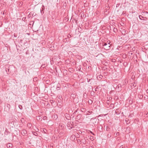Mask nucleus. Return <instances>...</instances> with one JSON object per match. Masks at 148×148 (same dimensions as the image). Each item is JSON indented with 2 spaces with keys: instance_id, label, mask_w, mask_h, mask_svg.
<instances>
[{
  "instance_id": "nucleus-1",
  "label": "nucleus",
  "mask_w": 148,
  "mask_h": 148,
  "mask_svg": "<svg viewBox=\"0 0 148 148\" xmlns=\"http://www.w3.org/2000/svg\"><path fill=\"white\" fill-rule=\"evenodd\" d=\"M6 67L5 71L8 74H9L12 72V69L14 68V66L13 65L7 66Z\"/></svg>"
},
{
  "instance_id": "nucleus-57",
  "label": "nucleus",
  "mask_w": 148,
  "mask_h": 148,
  "mask_svg": "<svg viewBox=\"0 0 148 148\" xmlns=\"http://www.w3.org/2000/svg\"><path fill=\"white\" fill-rule=\"evenodd\" d=\"M131 55H132V53H131Z\"/></svg>"
},
{
  "instance_id": "nucleus-10",
  "label": "nucleus",
  "mask_w": 148,
  "mask_h": 148,
  "mask_svg": "<svg viewBox=\"0 0 148 148\" xmlns=\"http://www.w3.org/2000/svg\"><path fill=\"white\" fill-rule=\"evenodd\" d=\"M81 117H82L81 114H79L77 116L76 119H77L78 120H79L81 119Z\"/></svg>"
},
{
  "instance_id": "nucleus-29",
  "label": "nucleus",
  "mask_w": 148,
  "mask_h": 148,
  "mask_svg": "<svg viewBox=\"0 0 148 148\" xmlns=\"http://www.w3.org/2000/svg\"><path fill=\"white\" fill-rule=\"evenodd\" d=\"M45 67V64H42L41 66V67H42L43 68H44Z\"/></svg>"
},
{
  "instance_id": "nucleus-58",
  "label": "nucleus",
  "mask_w": 148,
  "mask_h": 148,
  "mask_svg": "<svg viewBox=\"0 0 148 148\" xmlns=\"http://www.w3.org/2000/svg\"><path fill=\"white\" fill-rule=\"evenodd\" d=\"M110 136V137L111 136Z\"/></svg>"
},
{
  "instance_id": "nucleus-36",
  "label": "nucleus",
  "mask_w": 148,
  "mask_h": 148,
  "mask_svg": "<svg viewBox=\"0 0 148 148\" xmlns=\"http://www.w3.org/2000/svg\"><path fill=\"white\" fill-rule=\"evenodd\" d=\"M30 25H31V24H33L34 23V22L33 21H31L30 22Z\"/></svg>"
},
{
  "instance_id": "nucleus-41",
  "label": "nucleus",
  "mask_w": 148,
  "mask_h": 148,
  "mask_svg": "<svg viewBox=\"0 0 148 148\" xmlns=\"http://www.w3.org/2000/svg\"><path fill=\"white\" fill-rule=\"evenodd\" d=\"M23 40H20V42L21 43H23Z\"/></svg>"
},
{
  "instance_id": "nucleus-13",
  "label": "nucleus",
  "mask_w": 148,
  "mask_h": 148,
  "mask_svg": "<svg viewBox=\"0 0 148 148\" xmlns=\"http://www.w3.org/2000/svg\"><path fill=\"white\" fill-rule=\"evenodd\" d=\"M139 17L140 19L142 20H144L145 18H146L143 17L141 15H139Z\"/></svg>"
},
{
  "instance_id": "nucleus-20",
  "label": "nucleus",
  "mask_w": 148,
  "mask_h": 148,
  "mask_svg": "<svg viewBox=\"0 0 148 148\" xmlns=\"http://www.w3.org/2000/svg\"><path fill=\"white\" fill-rule=\"evenodd\" d=\"M40 11L41 14L42 15V14H44V11L43 10H42L41 9L40 10Z\"/></svg>"
},
{
  "instance_id": "nucleus-46",
  "label": "nucleus",
  "mask_w": 148,
  "mask_h": 148,
  "mask_svg": "<svg viewBox=\"0 0 148 148\" xmlns=\"http://www.w3.org/2000/svg\"><path fill=\"white\" fill-rule=\"evenodd\" d=\"M135 83H133V86H136V85L134 86V84H135Z\"/></svg>"
},
{
  "instance_id": "nucleus-7",
  "label": "nucleus",
  "mask_w": 148,
  "mask_h": 148,
  "mask_svg": "<svg viewBox=\"0 0 148 148\" xmlns=\"http://www.w3.org/2000/svg\"><path fill=\"white\" fill-rule=\"evenodd\" d=\"M76 93L74 92H73L71 95V97H72L73 98H74L75 97H76Z\"/></svg>"
},
{
  "instance_id": "nucleus-44",
  "label": "nucleus",
  "mask_w": 148,
  "mask_h": 148,
  "mask_svg": "<svg viewBox=\"0 0 148 148\" xmlns=\"http://www.w3.org/2000/svg\"><path fill=\"white\" fill-rule=\"evenodd\" d=\"M105 12H107V13H109V12H108V11H107V10H106V11H105Z\"/></svg>"
},
{
  "instance_id": "nucleus-17",
  "label": "nucleus",
  "mask_w": 148,
  "mask_h": 148,
  "mask_svg": "<svg viewBox=\"0 0 148 148\" xmlns=\"http://www.w3.org/2000/svg\"><path fill=\"white\" fill-rule=\"evenodd\" d=\"M32 132L33 134L36 136L38 135V134L36 132L34 131H32Z\"/></svg>"
},
{
  "instance_id": "nucleus-45",
  "label": "nucleus",
  "mask_w": 148,
  "mask_h": 148,
  "mask_svg": "<svg viewBox=\"0 0 148 148\" xmlns=\"http://www.w3.org/2000/svg\"><path fill=\"white\" fill-rule=\"evenodd\" d=\"M16 35H15V34H14V36L15 37H16Z\"/></svg>"
},
{
  "instance_id": "nucleus-27",
  "label": "nucleus",
  "mask_w": 148,
  "mask_h": 148,
  "mask_svg": "<svg viewBox=\"0 0 148 148\" xmlns=\"http://www.w3.org/2000/svg\"><path fill=\"white\" fill-rule=\"evenodd\" d=\"M129 102L131 104H132L133 103L132 100H131V99H130L129 100Z\"/></svg>"
},
{
  "instance_id": "nucleus-60",
  "label": "nucleus",
  "mask_w": 148,
  "mask_h": 148,
  "mask_svg": "<svg viewBox=\"0 0 148 148\" xmlns=\"http://www.w3.org/2000/svg\"><path fill=\"white\" fill-rule=\"evenodd\" d=\"M5 108H6V107H5Z\"/></svg>"
},
{
  "instance_id": "nucleus-37",
  "label": "nucleus",
  "mask_w": 148,
  "mask_h": 148,
  "mask_svg": "<svg viewBox=\"0 0 148 148\" xmlns=\"http://www.w3.org/2000/svg\"><path fill=\"white\" fill-rule=\"evenodd\" d=\"M84 14H82L81 15V17H84Z\"/></svg>"
},
{
  "instance_id": "nucleus-49",
  "label": "nucleus",
  "mask_w": 148,
  "mask_h": 148,
  "mask_svg": "<svg viewBox=\"0 0 148 148\" xmlns=\"http://www.w3.org/2000/svg\"><path fill=\"white\" fill-rule=\"evenodd\" d=\"M96 88L95 89V91H97V90H96V88Z\"/></svg>"
},
{
  "instance_id": "nucleus-53",
  "label": "nucleus",
  "mask_w": 148,
  "mask_h": 148,
  "mask_svg": "<svg viewBox=\"0 0 148 148\" xmlns=\"http://www.w3.org/2000/svg\"><path fill=\"white\" fill-rule=\"evenodd\" d=\"M79 140L80 141V140H77V141H79Z\"/></svg>"
},
{
  "instance_id": "nucleus-43",
  "label": "nucleus",
  "mask_w": 148,
  "mask_h": 148,
  "mask_svg": "<svg viewBox=\"0 0 148 148\" xmlns=\"http://www.w3.org/2000/svg\"><path fill=\"white\" fill-rule=\"evenodd\" d=\"M125 12H123V14H125Z\"/></svg>"
},
{
  "instance_id": "nucleus-11",
  "label": "nucleus",
  "mask_w": 148,
  "mask_h": 148,
  "mask_svg": "<svg viewBox=\"0 0 148 148\" xmlns=\"http://www.w3.org/2000/svg\"><path fill=\"white\" fill-rule=\"evenodd\" d=\"M12 145L11 143H9L6 145V147L8 148L12 147Z\"/></svg>"
},
{
  "instance_id": "nucleus-21",
  "label": "nucleus",
  "mask_w": 148,
  "mask_h": 148,
  "mask_svg": "<svg viewBox=\"0 0 148 148\" xmlns=\"http://www.w3.org/2000/svg\"><path fill=\"white\" fill-rule=\"evenodd\" d=\"M24 119L23 118L21 119V121L22 123H23L24 122Z\"/></svg>"
},
{
  "instance_id": "nucleus-61",
  "label": "nucleus",
  "mask_w": 148,
  "mask_h": 148,
  "mask_svg": "<svg viewBox=\"0 0 148 148\" xmlns=\"http://www.w3.org/2000/svg\"><path fill=\"white\" fill-rule=\"evenodd\" d=\"M37 129L38 130V129L37 128Z\"/></svg>"
},
{
  "instance_id": "nucleus-50",
  "label": "nucleus",
  "mask_w": 148,
  "mask_h": 148,
  "mask_svg": "<svg viewBox=\"0 0 148 148\" xmlns=\"http://www.w3.org/2000/svg\"><path fill=\"white\" fill-rule=\"evenodd\" d=\"M45 117H46V116H44L43 118H45Z\"/></svg>"
},
{
  "instance_id": "nucleus-35",
  "label": "nucleus",
  "mask_w": 148,
  "mask_h": 148,
  "mask_svg": "<svg viewBox=\"0 0 148 148\" xmlns=\"http://www.w3.org/2000/svg\"><path fill=\"white\" fill-rule=\"evenodd\" d=\"M143 97V96L140 95V97H139V98L141 99Z\"/></svg>"
},
{
  "instance_id": "nucleus-47",
  "label": "nucleus",
  "mask_w": 148,
  "mask_h": 148,
  "mask_svg": "<svg viewBox=\"0 0 148 148\" xmlns=\"http://www.w3.org/2000/svg\"><path fill=\"white\" fill-rule=\"evenodd\" d=\"M85 95H84H84H83V97H84V98H85Z\"/></svg>"
},
{
  "instance_id": "nucleus-6",
  "label": "nucleus",
  "mask_w": 148,
  "mask_h": 148,
  "mask_svg": "<svg viewBox=\"0 0 148 148\" xmlns=\"http://www.w3.org/2000/svg\"><path fill=\"white\" fill-rule=\"evenodd\" d=\"M120 112L121 111L119 108L116 109L115 111V113L117 115L119 114L120 113Z\"/></svg>"
},
{
  "instance_id": "nucleus-26",
  "label": "nucleus",
  "mask_w": 148,
  "mask_h": 148,
  "mask_svg": "<svg viewBox=\"0 0 148 148\" xmlns=\"http://www.w3.org/2000/svg\"><path fill=\"white\" fill-rule=\"evenodd\" d=\"M42 10H43L44 11L45 10V6L44 5H42Z\"/></svg>"
},
{
  "instance_id": "nucleus-38",
  "label": "nucleus",
  "mask_w": 148,
  "mask_h": 148,
  "mask_svg": "<svg viewBox=\"0 0 148 148\" xmlns=\"http://www.w3.org/2000/svg\"><path fill=\"white\" fill-rule=\"evenodd\" d=\"M37 118L38 119H40V116H38L37 117Z\"/></svg>"
},
{
  "instance_id": "nucleus-4",
  "label": "nucleus",
  "mask_w": 148,
  "mask_h": 148,
  "mask_svg": "<svg viewBox=\"0 0 148 148\" xmlns=\"http://www.w3.org/2000/svg\"><path fill=\"white\" fill-rule=\"evenodd\" d=\"M27 131L25 130H23L21 132V134L23 136H25L27 134Z\"/></svg>"
},
{
  "instance_id": "nucleus-31",
  "label": "nucleus",
  "mask_w": 148,
  "mask_h": 148,
  "mask_svg": "<svg viewBox=\"0 0 148 148\" xmlns=\"http://www.w3.org/2000/svg\"><path fill=\"white\" fill-rule=\"evenodd\" d=\"M116 60L115 59H113L112 60V61L113 62H116Z\"/></svg>"
},
{
  "instance_id": "nucleus-30",
  "label": "nucleus",
  "mask_w": 148,
  "mask_h": 148,
  "mask_svg": "<svg viewBox=\"0 0 148 148\" xmlns=\"http://www.w3.org/2000/svg\"><path fill=\"white\" fill-rule=\"evenodd\" d=\"M77 110H78V109L77 110H76L75 111V112L73 113V115H74V114H76V112H77Z\"/></svg>"
},
{
  "instance_id": "nucleus-32",
  "label": "nucleus",
  "mask_w": 148,
  "mask_h": 148,
  "mask_svg": "<svg viewBox=\"0 0 148 148\" xmlns=\"http://www.w3.org/2000/svg\"><path fill=\"white\" fill-rule=\"evenodd\" d=\"M120 134V133L119 132H117L116 134V136H119Z\"/></svg>"
},
{
  "instance_id": "nucleus-56",
  "label": "nucleus",
  "mask_w": 148,
  "mask_h": 148,
  "mask_svg": "<svg viewBox=\"0 0 148 148\" xmlns=\"http://www.w3.org/2000/svg\"><path fill=\"white\" fill-rule=\"evenodd\" d=\"M104 73H105V74H106V72H105Z\"/></svg>"
},
{
  "instance_id": "nucleus-25",
  "label": "nucleus",
  "mask_w": 148,
  "mask_h": 148,
  "mask_svg": "<svg viewBox=\"0 0 148 148\" xmlns=\"http://www.w3.org/2000/svg\"><path fill=\"white\" fill-rule=\"evenodd\" d=\"M108 45V44L107 43H104L103 46H105V47L107 46V45Z\"/></svg>"
},
{
  "instance_id": "nucleus-14",
  "label": "nucleus",
  "mask_w": 148,
  "mask_h": 148,
  "mask_svg": "<svg viewBox=\"0 0 148 148\" xmlns=\"http://www.w3.org/2000/svg\"><path fill=\"white\" fill-rule=\"evenodd\" d=\"M10 106L9 104H7L6 105V108L7 110L9 111L10 110Z\"/></svg>"
},
{
  "instance_id": "nucleus-3",
  "label": "nucleus",
  "mask_w": 148,
  "mask_h": 148,
  "mask_svg": "<svg viewBox=\"0 0 148 148\" xmlns=\"http://www.w3.org/2000/svg\"><path fill=\"white\" fill-rule=\"evenodd\" d=\"M102 126L101 125H99L98 126V129L99 131L101 132L102 131L103 129H102Z\"/></svg>"
},
{
  "instance_id": "nucleus-39",
  "label": "nucleus",
  "mask_w": 148,
  "mask_h": 148,
  "mask_svg": "<svg viewBox=\"0 0 148 148\" xmlns=\"http://www.w3.org/2000/svg\"><path fill=\"white\" fill-rule=\"evenodd\" d=\"M120 48H121V47H120V46L119 47V46H118V47L117 48V49H118L119 50V49H120Z\"/></svg>"
},
{
  "instance_id": "nucleus-40",
  "label": "nucleus",
  "mask_w": 148,
  "mask_h": 148,
  "mask_svg": "<svg viewBox=\"0 0 148 148\" xmlns=\"http://www.w3.org/2000/svg\"><path fill=\"white\" fill-rule=\"evenodd\" d=\"M2 100H0V104H1L2 103Z\"/></svg>"
},
{
  "instance_id": "nucleus-15",
  "label": "nucleus",
  "mask_w": 148,
  "mask_h": 148,
  "mask_svg": "<svg viewBox=\"0 0 148 148\" xmlns=\"http://www.w3.org/2000/svg\"><path fill=\"white\" fill-rule=\"evenodd\" d=\"M92 113H93V112L91 111H88L87 112V115H90L92 114Z\"/></svg>"
},
{
  "instance_id": "nucleus-59",
  "label": "nucleus",
  "mask_w": 148,
  "mask_h": 148,
  "mask_svg": "<svg viewBox=\"0 0 148 148\" xmlns=\"http://www.w3.org/2000/svg\"><path fill=\"white\" fill-rule=\"evenodd\" d=\"M110 136V137L111 136Z\"/></svg>"
},
{
  "instance_id": "nucleus-33",
  "label": "nucleus",
  "mask_w": 148,
  "mask_h": 148,
  "mask_svg": "<svg viewBox=\"0 0 148 148\" xmlns=\"http://www.w3.org/2000/svg\"><path fill=\"white\" fill-rule=\"evenodd\" d=\"M102 69H104V70H105L107 68H106L105 66H103L102 67Z\"/></svg>"
},
{
  "instance_id": "nucleus-28",
  "label": "nucleus",
  "mask_w": 148,
  "mask_h": 148,
  "mask_svg": "<svg viewBox=\"0 0 148 148\" xmlns=\"http://www.w3.org/2000/svg\"><path fill=\"white\" fill-rule=\"evenodd\" d=\"M87 82H89L92 79H89L87 78Z\"/></svg>"
},
{
  "instance_id": "nucleus-55",
  "label": "nucleus",
  "mask_w": 148,
  "mask_h": 148,
  "mask_svg": "<svg viewBox=\"0 0 148 148\" xmlns=\"http://www.w3.org/2000/svg\"><path fill=\"white\" fill-rule=\"evenodd\" d=\"M79 140L80 141V140H77V141H79Z\"/></svg>"
},
{
  "instance_id": "nucleus-5",
  "label": "nucleus",
  "mask_w": 148,
  "mask_h": 148,
  "mask_svg": "<svg viewBox=\"0 0 148 148\" xmlns=\"http://www.w3.org/2000/svg\"><path fill=\"white\" fill-rule=\"evenodd\" d=\"M65 116L67 119L69 120L70 119L71 117L69 114L66 113L65 114Z\"/></svg>"
},
{
  "instance_id": "nucleus-22",
  "label": "nucleus",
  "mask_w": 148,
  "mask_h": 148,
  "mask_svg": "<svg viewBox=\"0 0 148 148\" xmlns=\"http://www.w3.org/2000/svg\"><path fill=\"white\" fill-rule=\"evenodd\" d=\"M18 107L20 109L22 110L23 109V107L21 105H19Z\"/></svg>"
},
{
  "instance_id": "nucleus-34",
  "label": "nucleus",
  "mask_w": 148,
  "mask_h": 148,
  "mask_svg": "<svg viewBox=\"0 0 148 148\" xmlns=\"http://www.w3.org/2000/svg\"><path fill=\"white\" fill-rule=\"evenodd\" d=\"M56 89L57 90H59L60 89V87H58L56 88Z\"/></svg>"
},
{
  "instance_id": "nucleus-2",
  "label": "nucleus",
  "mask_w": 148,
  "mask_h": 148,
  "mask_svg": "<svg viewBox=\"0 0 148 148\" xmlns=\"http://www.w3.org/2000/svg\"><path fill=\"white\" fill-rule=\"evenodd\" d=\"M73 123V122L71 123V122H69L67 123L66 125L69 129H71L74 127V125L72 124Z\"/></svg>"
},
{
  "instance_id": "nucleus-54",
  "label": "nucleus",
  "mask_w": 148,
  "mask_h": 148,
  "mask_svg": "<svg viewBox=\"0 0 148 148\" xmlns=\"http://www.w3.org/2000/svg\"><path fill=\"white\" fill-rule=\"evenodd\" d=\"M79 140L80 141V140H77V141H79Z\"/></svg>"
},
{
  "instance_id": "nucleus-51",
  "label": "nucleus",
  "mask_w": 148,
  "mask_h": 148,
  "mask_svg": "<svg viewBox=\"0 0 148 148\" xmlns=\"http://www.w3.org/2000/svg\"><path fill=\"white\" fill-rule=\"evenodd\" d=\"M124 32H125V30H124Z\"/></svg>"
},
{
  "instance_id": "nucleus-8",
  "label": "nucleus",
  "mask_w": 148,
  "mask_h": 148,
  "mask_svg": "<svg viewBox=\"0 0 148 148\" xmlns=\"http://www.w3.org/2000/svg\"><path fill=\"white\" fill-rule=\"evenodd\" d=\"M103 77V76L102 75H100L97 76V79L98 80H100Z\"/></svg>"
},
{
  "instance_id": "nucleus-12",
  "label": "nucleus",
  "mask_w": 148,
  "mask_h": 148,
  "mask_svg": "<svg viewBox=\"0 0 148 148\" xmlns=\"http://www.w3.org/2000/svg\"><path fill=\"white\" fill-rule=\"evenodd\" d=\"M69 39L68 38H66L63 39V42H69Z\"/></svg>"
},
{
  "instance_id": "nucleus-9",
  "label": "nucleus",
  "mask_w": 148,
  "mask_h": 148,
  "mask_svg": "<svg viewBox=\"0 0 148 148\" xmlns=\"http://www.w3.org/2000/svg\"><path fill=\"white\" fill-rule=\"evenodd\" d=\"M110 45V42L109 43H108V45L106 46V49H105L106 50H109L110 49L111 45Z\"/></svg>"
},
{
  "instance_id": "nucleus-18",
  "label": "nucleus",
  "mask_w": 148,
  "mask_h": 148,
  "mask_svg": "<svg viewBox=\"0 0 148 148\" xmlns=\"http://www.w3.org/2000/svg\"><path fill=\"white\" fill-rule=\"evenodd\" d=\"M89 103L90 104H91L93 103V101L91 99H90L88 101Z\"/></svg>"
},
{
  "instance_id": "nucleus-42",
  "label": "nucleus",
  "mask_w": 148,
  "mask_h": 148,
  "mask_svg": "<svg viewBox=\"0 0 148 148\" xmlns=\"http://www.w3.org/2000/svg\"><path fill=\"white\" fill-rule=\"evenodd\" d=\"M115 30H116V29L115 28H114L113 29V30L114 31H115Z\"/></svg>"
},
{
  "instance_id": "nucleus-48",
  "label": "nucleus",
  "mask_w": 148,
  "mask_h": 148,
  "mask_svg": "<svg viewBox=\"0 0 148 148\" xmlns=\"http://www.w3.org/2000/svg\"><path fill=\"white\" fill-rule=\"evenodd\" d=\"M147 92L148 93V89L147 90Z\"/></svg>"
},
{
  "instance_id": "nucleus-24",
  "label": "nucleus",
  "mask_w": 148,
  "mask_h": 148,
  "mask_svg": "<svg viewBox=\"0 0 148 148\" xmlns=\"http://www.w3.org/2000/svg\"><path fill=\"white\" fill-rule=\"evenodd\" d=\"M43 131L45 133H46V132H47V130L46 129H45V128L43 129Z\"/></svg>"
},
{
  "instance_id": "nucleus-52",
  "label": "nucleus",
  "mask_w": 148,
  "mask_h": 148,
  "mask_svg": "<svg viewBox=\"0 0 148 148\" xmlns=\"http://www.w3.org/2000/svg\"><path fill=\"white\" fill-rule=\"evenodd\" d=\"M108 8H109L110 7H108Z\"/></svg>"
},
{
  "instance_id": "nucleus-23",
  "label": "nucleus",
  "mask_w": 148,
  "mask_h": 148,
  "mask_svg": "<svg viewBox=\"0 0 148 148\" xmlns=\"http://www.w3.org/2000/svg\"><path fill=\"white\" fill-rule=\"evenodd\" d=\"M88 132H89L91 134H92L93 135H94V136H95V134H94V133H93V132H92L90 130H88Z\"/></svg>"
},
{
  "instance_id": "nucleus-19",
  "label": "nucleus",
  "mask_w": 148,
  "mask_h": 148,
  "mask_svg": "<svg viewBox=\"0 0 148 148\" xmlns=\"http://www.w3.org/2000/svg\"><path fill=\"white\" fill-rule=\"evenodd\" d=\"M90 139L92 141H93L94 140V137L91 136H90Z\"/></svg>"
},
{
  "instance_id": "nucleus-16",
  "label": "nucleus",
  "mask_w": 148,
  "mask_h": 148,
  "mask_svg": "<svg viewBox=\"0 0 148 148\" xmlns=\"http://www.w3.org/2000/svg\"><path fill=\"white\" fill-rule=\"evenodd\" d=\"M90 95L92 96H93L95 95V92L93 91H92L90 92Z\"/></svg>"
}]
</instances>
